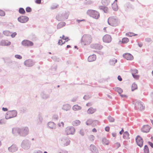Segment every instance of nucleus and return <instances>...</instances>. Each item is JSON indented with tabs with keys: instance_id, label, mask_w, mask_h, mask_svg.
Instances as JSON below:
<instances>
[{
	"instance_id": "obj_56",
	"label": "nucleus",
	"mask_w": 153,
	"mask_h": 153,
	"mask_svg": "<svg viewBox=\"0 0 153 153\" xmlns=\"http://www.w3.org/2000/svg\"><path fill=\"white\" fill-rule=\"evenodd\" d=\"M110 128L108 126L106 127L105 128V130L107 131H109Z\"/></svg>"
},
{
	"instance_id": "obj_34",
	"label": "nucleus",
	"mask_w": 153,
	"mask_h": 153,
	"mask_svg": "<svg viewBox=\"0 0 153 153\" xmlns=\"http://www.w3.org/2000/svg\"><path fill=\"white\" fill-rule=\"evenodd\" d=\"M131 88L132 91H133L137 89V85L135 83H134L132 84Z\"/></svg>"
},
{
	"instance_id": "obj_42",
	"label": "nucleus",
	"mask_w": 153,
	"mask_h": 153,
	"mask_svg": "<svg viewBox=\"0 0 153 153\" xmlns=\"http://www.w3.org/2000/svg\"><path fill=\"white\" fill-rule=\"evenodd\" d=\"M114 146L115 148L117 149L120 146V144L119 143L117 142L114 144Z\"/></svg>"
},
{
	"instance_id": "obj_16",
	"label": "nucleus",
	"mask_w": 153,
	"mask_h": 153,
	"mask_svg": "<svg viewBox=\"0 0 153 153\" xmlns=\"http://www.w3.org/2000/svg\"><path fill=\"white\" fill-rule=\"evenodd\" d=\"M34 63L31 60H27L25 62V65L27 67H30L33 65Z\"/></svg>"
},
{
	"instance_id": "obj_55",
	"label": "nucleus",
	"mask_w": 153,
	"mask_h": 153,
	"mask_svg": "<svg viewBox=\"0 0 153 153\" xmlns=\"http://www.w3.org/2000/svg\"><path fill=\"white\" fill-rule=\"evenodd\" d=\"M35 2L37 4H39L41 3V0H36Z\"/></svg>"
},
{
	"instance_id": "obj_49",
	"label": "nucleus",
	"mask_w": 153,
	"mask_h": 153,
	"mask_svg": "<svg viewBox=\"0 0 153 153\" xmlns=\"http://www.w3.org/2000/svg\"><path fill=\"white\" fill-rule=\"evenodd\" d=\"M134 78L136 79H138L139 78V76L137 74H132Z\"/></svg>"
},
{
	"instance_id": "obj_24",
	"label": "nucleus",
	"mask_w": 153,
	"mask_h": 153,
	"mask_svg": "<svg viewBox=\"0 0 153 153\" xmlns=\"http://www.w3.org/2000/svg\"><path fill=\"white\" fill-rule=\"evenodd\" d=\"M81 107L77 105H74L72 107V109L74 111H78L81 109Z\"/></svg>"
},
{
	"instance_id": "obj_37",
	"label": "nucleus",
	"mask_w": 153,
	"mask_h": 153,
	"mask_svg": "<svg viewBox=\"0 0 153 153\" xmlns=\"http://www.w3.org/2000/svg\"><path fill=\"white\" fill-rule=\"evenodd\" d=\"M60 38L61 39L65 40V42H68L69 40V39L67 37H65L64 35H63L62 37H60Z\"/></svg>"
},
{
	"instance_id": "obj_38",
	"label": "nucleus",
	"mask_w": 153,
	"mask_h": 153,
	"mask_svg": "<svg viewBox=\"0 0 153 153\" xmlns=\"http://www.w3.org/2000/svg\"><path fill=\"white\" fill-rule=\"evenodd\" d=\"M144 153H149V149L147 145H145L144 148Z\"/></svg>"
},
{
	"instance_id": "obj_18",
	"label": "nucleus",
	"mask_w": 153,
	"mask_h": 153,
	"mask_svg": "<svg viewBox=\"0 0 153 153\" xmlns=\"http://www.w3.org/2000/svg\"><path fill=\"white\" fill-rule=\"evenodd\" d=\"M92 48L96 50H100L102 48V46L99 44H95L91 45Z\"/></svg>"
},
{
	"instance_id": "obj_7",
	"label": "nucleus",
	"mask_w": 153,
	"mask_h": 153,
	"mask_svg": "<svg viewBox=\"0 0 153 153\" xmlns=\"http://www.w3.org/2000/svg\"><path fill=\"white\" fill-rule=\"evenodd\" d=\"M135 105L136 108L142 111L144 109V107L143 106L142 102L140 101H136L135 103Z\"/></svg>"
},
{
	"instance_id": "obj_29",
	"label": "nucleus",
	"mask_w": 153,
	"mask_h": 153,
	"mask_svg": "<svg viewBox=\"0 0 153 153\" xmlns=\"http://www.w3.org/2000/svg\"><path fill=\"white\" fill-rule=\"evenodd\" d=\"M123 138L126 140H128L129 138V134L128 132H125L123 134Z\"/></svg>"
},
{
	"instance_id": "obj_17",
	"label": "nucleus",
	"mask_w": 153,
	"mask_h": 153,
	"mask_svg": "<svg viewBox=\"0 0 153 153\" xmlns=\"http://www.w3.org/2000/svg\"><path fill=\"white\" fill-rule=\"evenodd\" d=\"M18 148L16 146L14 145H13L8 148L9 150L11 152H14L17 150Z\"/></svg>"
},
{
	"instance_id": "obj_27",
	"label": "nucleus",
	"mask_w": 153,
	"mask_h": 153,
	"mask_svg": "<svg viewBox=\"0 0 153 153\" xmlns=\"http://www.w3.org/2000/svg\"><path fill=\"white\" fill-rule=\"evenodd\" d=\"M102 143L104 145H108L109 143V141L105 138H103L102 140Z\"/></svg>"
},
{
	"instance_id": "obj_2",
	"label": "nucleus",
	"mask_w": 153,
	"mask_h": 153,
	"mask_svg": "<svg viewBox=\"0 0 153 153\" xmlns=\"http://www.w3.org/2000/svg\"><path fill=\"white\" fill-rule=\"evenodd\" d=\"M92 39L91 36L88 34H85L82 37L81 43L83 45H87L91 42Z\"/></svg>"
},
{
	"instance_id": "obj_11",
	"label": "nucleus",
	"mask_w": 153,
	"mask_h": 153,
	"mask_svg": "<svg viewBox=\"0 0 153 153\" xmlns=\"http://www.w3.org/2000/svg\"><path fill=\"white\" fill-rule=\"evenodd\" d=\"M68 17V14L67 13H64L62 14L58 15L56 16L57 19L59 21L62 19H67Z\"/></svg>"
},
{
	"instance_id": "obj_60",
	"label": "nucleus",
	"mask_w": 153,
	"mask_h": 153,
	"mask_svg": "<svg viewBox=\"0 0 153 153\" xmlns=\"http://www.w3.org/2000/svg\"><path fill=\"white\" fill-rule=\"evenodd\" d=\"M120 96L122 97H125L127 98V96L126 95H123V94H120Z\"/></svg>"
},
{
	"instance_id": "obj_15",
	"label": "nucleus",
	"mask_w": 153,
	"mask_h": 153,
	"mask_svg": "<svg viewBox=\"0 0 153 153\" xmlns=\"http://www.w3.org/2000/svg\"><path fill=\"white\" fill-rule=\"evenodd\" d=\"M124 58L127 60H132L133 59V56L129 53H126L123 55Z\"/></svg>"
},
{
	"instance_id": "obj_13",
	"label": "nucleus",
	"mask_w": 153,
	"mask_h": 153,
	"mask_svg": "<svg viewBox=\"0 0 153 153\" xmlns=\"http://www.w3.org/2000/svg\"><path fill=\"white\" fill-rule=\"evenodd\" d=\"M10 44L11 42L7 40H2L0 42V45L2 46H7Z\"/></svg>"
},
{
	"instance_id": "obj_35",
	"label": "nucleus",
	"mask_w": 153,
	"mask_h": 153,
	"mask_svg": "<svg viewBox=\"0 0 153 153\" xmlns=\"http://www.w3.org/2000/svg\"><path fill=\"white\" fill-rule=\"evenodd\" d=\"M3 33L6 36H10L11 32L8 30H4L3 32Z\"/></svg>"
},
{
	"instance_id": "obj_1",
	"label": "nucleus",
	"mask_w": 153,
	"mask_h": 153,
	"mask_svg": "<svg viewBox=\"0 0 153 153\" xmlns=\"http://www.w3.org/2000/svg\"><path fill=\"white\" fill-rule=\"evenodd\" d=\"M13 132L15 134L17 132L20 135L24 136L26 135L28 132V129L27 127H25L21 128H14L13 129Z\"/></svg>"
},
{
	"instance_id": "obj_50",
	"label": "nucleus",
	"mask_w": 153,
	"mask_h": 153,
	"mask_svg": "<svg viewBox=\"0 0 153 153\" xmlns=\"http://www.w3.org/2000/svg\"><path fill=\"white\" fill-rule=\"evenodd\" d=\"M31 9L29 7H26V10L27 12H30L31 11Z\"/></svg>"
},
{
	"instance_id": "obj_9",
	"label": "nucleus",
	"mask_w": 153,
	"mask_h": 153,
	"mask_svg": "<svg viewBox=\"0 0 153 153\" xmlns=\"http://www.w3.org/2000/svg\"><path fill=\"white\" fill-rule=\"evenodd\" d=\"M111 36L108 35H104L102 38L103 41L105 43H108L111 42Z\"/></svg>"
},
{
	"instance_id": "obj_61",
	"label": "nucleus",
	"mask_w": 153,
	"mask_h": 153,
	"mask_svg": "<svg viewBox=\"0 0 153 153\" xmlns=\"http://www.w3.org/2000/svg\"><path fill=\"white\" fill-rule=\"evenodd\" d=\"M76 21L78 23H79L80 22L85 21V20L84 19H82L81 20H77Z\"/></svg>"
},
{
	"instance_id": "obj_40",
	"label": "nucleus",
	"mask_w": 153,
	"mask_h": 153,
	"mask_svg": "<svg viewBox=\"0 0 153 153\" xmlns=\"http://www.w3.org/2000/svg\"><path fill=\"white\" fill-rule=\"evenodd\" d=\"M129 41L128 39L127 38H124L123 39L122 42L123 43H126Z\"/></svg>"
},
{
	"instance_id": "obj_26",
	"label": "nucleus",
	"mask_w": 153,
	"mask_h": 153,
	"mask_svg": "<svg viewBox=\"0 0 153 153\" xmlns=\"http://www.w3.org/2000/svg\"><path fill=\"white\" fill-rule=\"evenodd\" d=\"M71 108V106L68 104H65L63 105L62 108V109L66 111L68 110Z\"/></svg>"
},
{
	"instance_id": "obj_30",
	"label": "nucleus",
	"mask_w": 153,
	"mask_h": 153,
	"mask_svg": "<svg viewBox=\"0 0 153 153\" xmlns=\"http://www.w3.org/2000/svg\"><path fill=\"white\" fill-rule=\"evenodd\" d=\"M101 2L103 5L107 6L109 4L110 1L109 0H102Z\"/></svg>"
},
{
	"instance_id": "obj_10",
	"label": "nucleus",
	"mask_w": 153,
	"mask_h": 153,
	"mask_svg": "<svg viewBox=\"0 0 153 153\" xmlns=\"http://www.w3.org/2000/svg\"><path fill=\"white\" fill-rule=\"evenodd\" d=\"M18 20V21L22 23H25L29 20L28 17L26 16H21L19 17Z\"/></svg>"
},
{
	"instance_id": "obj_21",
	"label": "nucleus",
	"mask_w": 153,
	"mask_h": 153,
	"mask_svg": "<svg viewBox=\"0 0 153 153\" xmlns=\"http://www.w3.org/2000/svg\"><path fill=\"white\" fill-rule=\"evenodd\" d=\"M99 8L100 10H102L104 11L105 13H107L108 11V8L104 6H101L99 7Z\"/></svg>"
},
{
	"instance_id": "obj_48",
	"label": "nucleus",
	"mask_w": 153,
	"mask_h": 153,
	"mask_svg": "<svg viewBox=\"0 0 153 153\" xmlns=\"http://www.w3.org/2000/svg\"><path fill=\"white\" fill-rule=\"evenodd\" d=\"M108 119L110 122H113L114 121V119L111 116L108 117Z\"/></svg>"
},
{
	"instance_id": "obj_59",
	"label": "nucleus",
	"mask_w": 153,
	"mask_h": 153,
	"mask_svg": "<svg viewBox=\"0 0 153 153\" xmlns=\"http://www.w3.org/2000/svg\"><path fill=\"white\" fill-rule=\"evenodd\" d=\"M149 144L150 145V146L152 148H153V143L151 142H149Z\"/></svg>"
},
{
	"instance_id": "obj_39",
	"label": "nucleus",
	"mask_w": 153,
	"mask_h": 153,
	"mask_svg": "<svg viewBox=\"0 0 153 153\" xmlns=\"http://www.w3.org/2000/svg\"><path fill=\"white\" fill-rule=\"evenodd\" d=\"M117 62V60L114 58L111 60L110 61V64L111 65H113L114 64Z\"/></svg>"
},
{
	"instance_id": "obj_31",
	"label": "nucleus",
	"mask_w": 153,
	"mask_h": 153,
	"mask_svg": "<svg viewBox=\"0 0 153 153\" xmlns=\"http://www.w3.org/2000/svg\"><path fill=\"white\" fill-rule=\"evenodd\" d=\"M80 124V122L79 120H76L73 122V125L74 126H77Z\"/></svg>"
},
{
	"instance_id": "obj_41",
	"label": "nucleus",
	"mask_w": 153,
	"mask_h": 153,
	"mask_svg": "<svg viewBox=\"0 0 153 153\" xmlns=\"http://www.w3.org/2000/svg\"><path fill=\"white\" fill-rule=\"evenodd\" d=\"M19 12L21 14H24L25 13V11L23 8H21L19 9Z\"/></svg>"
},
{
	"instance_id": "obj_28",
	"label": "nucleus",
	"mask_w": 153,
	"mask_h": 153,
	"mask_svg": "<svg viewBox=\"0 0 153 153\" xmlns=\"http://www.w3.org/2000/svg\"><path fill=\"white\" fill-rule=\"evenodd\" d=\"M48 127L51 128H55V124L52 122H49L48 124Z\"/></svg>"
},
{
	"instance_id": "obj_23",
	"label": "nucleus",
	"mask_w": 153,
	"mask_h": 153,
	"mask_svg": "<svg viewBox=\"0 0 153 153\" xmlns=\"http://www.w3.org/2000/svg\"><path fill=\"white\" fill-rule=\"evenodd\" d=\"M112 7L113 10L116 11L118 9V7L117 4V3L115 2V1L112 4Z\"/></svg>"
},
{
	"instance_id": "obj_57",
	"label": "nucleus",
	"mask_w": 153,
	"mask_h": 153,
	"mask_svg": "<svg viewBox=\"0 0 153 153\" xmlns=\"http://www.w3.org/2000/svg\"><path fill=\"white\" fill-rule=\"evenodd\" d=\"M92 105V103L91 102H88L86 104V106H90Z\"/></svg>"
},
{
	"instance_id": "obj_58",
	"label": "nucleus",
	"mask_w": 153,
	"mask_h": 153,
	"mask_svg": "<svg viewBox=\"0 0 153 153\" xmlns=\"http://www.w3.org/2000/svg\"><path fill=\"white\" fill-rule=\"evenodd\" d=\"M117 78L120 81H121L122 80L121 77L120 75L118 76Z\"/></svg>"
},
{
	"instance_id": "obj_12",
	"label": "nucleus",
	"mask_w": 153,
	"mask_h": 153,
	"mask_svg": "<svg viewBox=\"0 0 153 153\" xmlns=\"http://www.w3.org/2000/svg\"><path fill=\"white\" fill-rule=\"evenodd\" d=\"M22 44L25 46H32L33 45V43L28 40H24L22 42Z\"/></svg>"
},
{
	"instance_id": "obj_47",
	"label": "nucleus",
	"mask_w": 153,
	"mask_h": 153,
	"mask_svg": "<svg viewBox=\"0 0 153 153\" xmlns=\"http://www.w3.org/2000/svg\"><path fill=\"white\" fill-rule=\"evenodd\" d=\"M58 126L60 127H63L64 126V123L63 122H59L58 124Z\"/></svg>"
},
{
	"instance_id": "obj_20",
	"label": "nucleus",
	"mask_w": 153,
	"mask_h": 153,
	"mask_svg": "<svg viewBox=\"0 0 153 153\" xmlns=\"http://www.w3.org/2000/svg\"><path fill=\"white\" fill-rule=\"evenodd\" d=\"M96 111V109L92 107L89 108L87 110V112L89 114H91L94 113Z\"/></svg>"
},
{
	"instance_id": "obj_5",
	"label": "nucleus",
	"mask_w": 153,
	"mask_h": 153,
	"mask_svg": "<svg viewBox=\"0 0 153 153\" xmlns=\"http://www.w3.org/2000/svg\"><path fill=\"white\" fill-rule=\"evenodd\" d=\"M75 129L74 127L69 126L65 128V132L67 135H72L75 133Z\"/></svg>"
},
{
	"instance_id": "obj_64",
	"label": "nucleus",
	"mask_w": 153,
	"mask_h": 153,
	"mask_svg": "<svg viewBox=\"0 0 153 153\" xmlns=\"http://www.w3.org/2000/svg\"><path fill=\"white\" fill-rule=\"evenodd\" d=\"M92 132H97V130L95 128H94L93 130H92Z\"/></svg>"
},
{
	"instance_id": "obj_63",
	"label": "nucleus",
	"mask_w": 153,
	"mask_h": 153,
	"mask_svg": "<svg viewBox=\"0 0 153 153\" xmlns=\"http://www.w3.org/2000/svg\"><path fill=\"white\" fill-rule=\"evenodd\" d=\"M138 45L140 47H141L142 46L143 44L142 43H138Z\"/></svg>"
},
{
	"instance_id": "obj_22",
	"label": "nucleus",
	"mask_w": 153,
	"mask_h": 153,
	"mask_svg": "<svg viewBox=\"0 0 153 153\" xmlns=\"http://www.w3.org/2000/svg\"><path fill=\"white\" fill-rule=\"evenodd\" d=\"M96 59V56L95 55H92L88 57V60L89 62H92L94 61Z\"/></svg>"
},
{
	"instance_id": "obj_43",
	"label": "nucleus",
	"mask_w": 153,
	"mask_h": 153,
	"mask_svg": "<svg viewBox=\"0 0 153 153\" xmlns=\"http://www.w3.org/2000/svg\"><path fill=\"white\" fill-rule=\"evenodd\" d=\"M65 43V41L63 42L62 40V39L59 40V42H58V44L59 45H62L63 44H64Z\"/></svg>"
},
{
	"instance_id": "obj_25",
	"label": "nucleus",
	"mask_w": 153,
	"mask_h": 153,
	"mask_svg": "<svg viewBox=\"0 0 153 153\" xmlns=\"http://www.w3.org/2000/svg\"><path fill=\"white\" fill-rule=\"evenodd\" d=\"M113 89L115 91L118 93L119 94H120L123 92V90L119 87H115L113 88Z\"/></svg>"
},
{
	"instance_id": "obj_6",
	"label": "nucleus",
	"mask_w": 153,
	"mask_h": 153,
	"mask_svg": "<svg viewBox=\"0 0 153 153\" xmlns=\"http://www.w3.org/2000/svg\"><path fill=\"white\" fill-rule=\"evenodd\" d=\"M17 112L15 111H9L7 112L5 116L7 119H9L16 117L17 115Z\"/></svg>"
},
{
	"instance_id": "obj_3",
	"label": "nucleus",
	"mask_w": 153,
	"mask_h": 153,
	"mask_svg": "<svg viewBox=\"0 0 153 153\" xmlns=\"http://www.w3.org/2000/svg\"><path fill=\"white\" fill-rule=\"evenodd\" d=\"M108 22L110 25L112 26H116L118 25L119 21L116 16H111L108 18Z\"/></svg>"
},
{
	"instance_id": "obj_4",
	"label": "nucleus",
	"mask_w": 153,
	"mask_h": 153,
	"mask_svg": "<svg viewBox=\"0 0 153 153\" xmlns=\"http://www.w3.org/2000/svg\"><path fill=\"white\" fill-rule=\"evenodd\" d=\"M88 15L96 19H98L100 16L99 12L95 10H89L87 12Z\"/></svg>"
},
{
	"instance_id": "obj_45",
	"label": "nucleus",
	"mask_w": 153,
	"mask_h": 153,
	"mask_svg": "<svg viewBox=\"0 0 153 153\" xmlns=\"http://www.w3.org/2000/svg\"><path fill=\"white\" fill-rule=\"evenodd\" d=\"M138 73V71L136 69H133L132 70V74H136Z\"/></svg>"
},
{
	"instance_id": "obj_8",
	"label": "nucleus",
	"mask_w": 153,
	"mask_h": 153,
	"mask_svg": "<svg viewBox=\"0 0 153 153\" xmlns=\"http://www.w3.org/2000/svg\"><path fill=\"white\" fill-rule=\"evenodd\" d=\"M136 141L137 145L140 147L143 146V140L142 137L140 136H137L136 138Z\"/></svg>"
},
{
	"instance_id": "obj_62",
	"label": "nucleus",
	"mask_w": 153,
	"mask_h": 153,
	"mask_svg": "<svg viewBox=\"0 0 153 153\" xmlns=\"http://www.w3.org/2000/svg\"><path fill=\"white\" fill-rule=\"evenodd\" d=\"M2 110L4 111H7V109L6 108H3Z\"/></svg>"
},
{
	"instance_id": "obj_33",
	"label": "nucleus",
	"mask_w": 153,
	"mask_h": 153,
	"mask_svg": "<svg viewBox=\"0 0 153 153\" xmlns=\"http://www.w3.org/2000/svg\"><path fill=\"white\" fill-rule=\"evenodd\" d=\"M65 22H61L58 24L57 25V28H61L65 25Z\"/></svg>"
},
{
	"instance_id": "obj_53",
	"label": "nucleus",
	"mask_w": 153,
	"mask_h": 153,
	"mask_svg": "<svg viewBox=\"0 0 153 153\" xmlns=\"http://www.w3.org/2000/svg\"><path fill=\"white\" fill-rule=\"evenodd\" d=\"M5 13L3 11L0 10V15L2 16H4L5 15Z\"/></svg>"
},
{
	"instance_id": "obj_54",
	"label": "nucleus",
	"mask_w": 153,
	"mask_h": 153,
	"mask_svg": "<svg viewBox=\"0 0 153 153\" xmlns=\"http://www.w3.org/2000/svg\"><path fill=\"white\" fill-rule=\"evenodd\" d=\"M17 34L16 32H14L12 34L11 33L10 36L12 38H13Z\"/></svg>"
},
{
	"instance_id": "obj_46",
	"label": "nucleus",
	"mask_w": 153,
	"mask_h": 153,
	"mask_svg": "<svg viewBox=\"0 0 153 153\" xmlns=\"http://www.w3.org/2000/svg\"><path fill=\"white\" fill-rule=\"evenodd\" d=\"M92 123L91 120L90 119L88 120L86 122V123L87 125H89L91 124Z\"/></svg>"
},
{
	"instance_id": "obj_32",
	"label": "nucleus",
	"mask_w": 153,
	"mask_h": 153,
	"mask_svg": "<svg viewBox=\"0 0 153 153\" xmlns=\"http://www.w3.org/2000/svg\"><path fill=\"white\" fill-rule=\"evenodd\" d=\"M126 36L130 37L137 35V34H135L133 33L130 32H128L126 33Z\"/></svg>"
},
{
	"instance_id": "obj_52",
	"label": "nucleus",
	"mask_w": 153,
	"mask_h": 153,
	"mask_svg": "<svg viewBox=\"0 0 153 153\" xmlns=\"http://www.w3.org/2000/svg\"><path fill=\"white\" fill-rule=\"evenodd\" d=\"M80 134L82 136H83L85 134V132L83 129L80 130Z\"/></svg>"
},
{
	"instance_id": "obj_14",
	"label": "nucleus",
	"mask_w": 153,
	"mask_h": 153,
	"mask_svg": "<svg viewBox=\"0 0 153 153\" xmlns=\"http://www.w3.org/2000/svg\"><path fill=\"white\" fill-rule=\"evenodd\" d=\"M151 129L150 127L148 125L144 126L142 128V131L143 132H148Z\"/></svg>"
},
{
	"instance_id": "obj_19",
	"label": "nucleus",
	"mask_w": 153,
	"mask_h": 153,
	"mask_svg": "<svg viewBox=\"0 0 153 153\" xmlns=\"http://www.w3.org/2000/svg\"><path fill=\"white\" fill-rule=\"evenodd\" d=\"M90 149L93 153H98L97 149L94 145H91L90 146Z\"/></svg>"
},
{
	"instance_id": "obj_51",
	"label": "nucleus",
	"mask_w": 153,
	"mask_h": 153,
	"mask_svg": "<svg viewBox=\"0 0 153 153\" xmlns=\"http://www.w3.org/2000/svg\"><path fill=\"white\" fill-rule=\"evenodd\" d=\"M15 57L16 58L19 59H22V56H21L20 55H16L15 56Z\"/></svg>"
},
{
	"instance_id": "obj_44",
	"label": "nucleus",
	"mask_w": 153,
	"mask_h": 153,
	"mask_svg": "<svg viewBox=\"0 0 153 153\" xmlns=\"http://www.w3.org/2000/svg\"><path fill=\"white\" fill-rule=\"evenodd\" d=\"M6 123V121L5 119H3L0 120V125L4 124Z\"/></svg>"
},
{
	"instance_id": "obj_36",
	"label": "nucleus",
	"mask_w": 153,
	"mask_h": 153,
	"mask_svg": "<svg viewBox=\"0 0 153 153\" xmlns=\"http://www.w3.org/2000/svg\"><path fill=\"white\" fill-rule=\"evenodd\" d=\"M88 139L90 141H93L95 138L94 136L92 135H91L88 137Z\"/></svg>"
}]
</instances>
